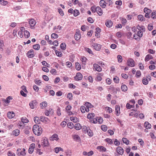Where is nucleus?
<instances>
[{"mask_svg": "<svg viewBox=\"0 0 156 156\" xmlns=\"http://www.w3.org/2000/svg\"><path fill=\"white\" fill-rule=\"evenodd\" d=\"M33 48L36 50H38L40 48V46L39 44H36L33 45Z\"/></svg>", "mask_w": 156, "mask_h": 156, "instance_id": "obj_43", "label": "nucleus"}, {"mask_svg": "<svg viewBox=\"0 0 156 156\" xmlns=\"http://www.w3.org/2000/svg\"><path fill=\"white\" fill-rule=\"evenodd\" d=\"M4 44L2 41H0V50L2 51L3 50V47Z\"/></svg>", "mask_w": 156, "mask_h": 156, "instance_id": "obj_47", "label": "nucleus"}, {"mask_svg": "<svg viewBox=\"0 0 156 156\" xmlns=\"http://www.w3.org/2000/svg\"><path fill=\"white\" fill-rule=\"evenodd\" d=\"M0 3L3 5H5L7 4L8 2L7 1L4 0H0Z\"/></svg>", "mask_w": 156, "mask_h": 156, "instance_id": "obj_49", "label": "nucleus"}, {"mask_svg": "<svg viewBox=\"0 0 156 156\" xmlns=\"http://www.w3.org/2000/svg\"><path fill=\"white\" fill-rule=\"evenodd\" d=\"M127 65L131 67H134L135 66V64L134 61L133 59L131 58H129L127 62Z\"/></svg>", "mask_w": 156, "mask_h": 156, "instance_id": "obj_6", "label": "nucleus"}, {"mask_svg": "<svg viewBox=\"0 0 156 156\" xmlns=\"http://www.w3.org/2000/svg\"><path fill=\"white\" fill-rule=\"evenodd\" d=\"M53 114V111L51 108H49L48 110H46L45 112L46 115L48 116L49 115H52Z\"/></svg>", "mask_w": 156, "mask_h": 156, "instance_id": "obj_10", "label": "nucleus"}, {"mask_svg": "<svg viewBox=\"0 0 156 156\" xmlns=\"http://www.w3.org/2000/svg\"><path fill=\"white\" fill-rule=\"evenodd\" d=\"M28 20H29L28 22L30 27L31 29L34 28L36 23V20L33 19H28Z\"/></svg>", "mask_w": 156, "mask_h": 156, "instance_id": "obj_4", "label": "nucleus"}, {"mask_svg": "<svg viewBox=\"0 0 156 156\" xmlns=\"http://www.w3.org/2000/svg\"><path fill=\"white\" fill-rule=\"evenodd\" d=\"M34 121L36 123H39L40 122L39 118L37 117H34Z\"/></svg>", "mask_w": 156, "mask_h": 156, "instance_id": "obj_42", "label": "nucleus"}, {"mask_svg": "<svg viewBox=\"0 0 156 156\" xmlns=\"http://www.w3.org/2000/svg\"><path fill=\"white\" fill-rule=\"evenodd\" d=\"M74 127L75 129L77 130H79L81 128V125L79 123L76 124L74 126Z\"/></svg>", "mask_w": 156, "mask_h": 156, "instance_id": "obj_27", "label": "nucleus"}, {"mask_svg": "<svg viewBox=\"0 0 156 156\" xmlns=\"http://www.w3.org/2000/svg\"><path fill=\"white\" fill-rule=\"evenodd\" d=\"M37 104V102L36 101L34 100L30 102L29 105L31 109H34L35 106Z\"/></svg>", "mask_w": 156, "mask_h": 156, "instance_id": "obj_8", "label": "nucleus"}, {"mask_svg": "<svg viewBox=\"0 0 156 156\" xmlns=\"http://www.w3.org/2000/svg\"><path fill=\"white\" fill-rule=\"evenodd\" d=\"M99 16H101L103 14V11L101 8L99 6L96 7V11Z\"/></svg>", "mask_w": 156, "mask_h": 156, "instance_id": "obj_17", "label": "nucleus"}, {"mask_svg": "<svg viewBox=\"0 0 156 156\" xmlns=\"http://www.w3.org/2000/svg\"><path fill=\"white\" fill-rule=\"evenodd\" d=\"M84 105L85 107H86V111L87 112H88L89 111L90 108H91L93 107V106L90 103L88 102H86Z\"/></svg>", "mask_w": 156, "mask_h": 156, "instance_id": "obj_7", "label": "nucleus"}, {"mask_svg": "<svg viewBox=\"0 0 156 156\" xmlns=\"http://www.w3.org/2000/svg\"><path fill=\"white\" fill-rule=\"evenodd\" d=\"M42 129L41 127L37 125H34L33 126V131L34 133L36 135H41L42 133Z\"/></svg>", "mask_w": 156, "mask_h": 156, "instance_id": "obj_1", "label": "nucleus"}, {"mask_svg": "<svg viewBox=\"0 0 156 156\" xmlns=\"http://www.w3.org/2000/svg\"><path fill=\"white\" fill-rule=\"evenodd\" d=\"M58 37V35L56 34L53 33L51 34V38H57Z\"/></svg>", "mask_w": 156, "mask_h": 156, "instance_id": "obj_55", "label": "nucleus"}, {"mask_svg": "<svg viewBox=\"0 0 156 156\" xmlns=\"http://www.w3.org/2000/svg\"><path fill=\"white\" fill-rule=\"evenodd\" d=\"M97 148V149L99 150L100 151L105 152L106 151V148L103 146H98Z\"/></svg>", "mask_w": 156, "mask_h": 156, "instance_id": "obj_25", "label": "nucleus"}, {"mask_svg": "<svg viewBox=\"0 0 156 156\" xmlns=\"http://www.w3.org/2000/svg\"><path fill=\"white\" fill-rule=\"evenodd\" d=\"M144 12L145 13H150L151 12V10L146 7L144 9Z\"/></svg>", "mask_w": 156, "mask_h": 156, "instance_id": "obj_57", "label": "nucleus"}, {"mask_svg": "<svg viewBox=\"0 0 156 156\" xmlns=\"http://www.w3.org/2000/svg\"><path fill=\"white\" fill-rule=\"evenodd\" d=\"M58 12L60 15L62 16H63L64 15V13L63 12L62 9L60 8L58 9Z\"/></svg>", "mask_w": 156, "mask_h": 156, "instance_id": "obj_64", "label": "nucleus"}, {"mask_svg": "<svg viewBox=\"0 0 156 156\" xmlns=\"http://www.w3.org/2000/svg\"><path fill=\"white\" fill-rule=\"evenodd\" d=\"M105 141L110 144H112L113 142L112 140L109 138L106 139L105 140Z\"/></svg>", "mask_w": 156, "mask_h": 156, "instance_id": "obj_36", "label": "nucleus"}, {"mask_svg": "<svg viewBox=\"0 0 156 156\" xmlns=\"http://www.w3.org/2000/svg\"><path fill=\"white\" fill-rule=\"evenodd\" d=\"M138 113L136 112L133 113V112H131L129 114V116H131L136 118L138 116Z\"/></svg>", "mask_w": 156, "mask_h": 156, "instance_id": "obj_34", "label": "nucleus"}, {"mask_svg": "<svg viewBox=\"0 0 156 156\" xmlns=\"http://www.w3.org/2000/svg\"><path fill=\"white\" fill-rule=\"evenodd\" d=\"M144 126L147 129H150L151 127V124L148 122H145L144 123Z\"/></svg>", "mask_w": 156, "mask_h": 156, "instance_id": "obj_24", "label": "nucleus"}, {"mask_svg": "<svg viewBox=\"0 0 156 156\" xmlns=\"http://www.w3.org/2000/svg\"><path fill=\"white\" fill-rule=\"evenodd\" d=\"M35 83L37 85H40L41 83V81L39 79H36L34 80Z\"/></svg>", "mask_w": 156, "mask_h": 156, "instance_id": "obj_61", "label": "nucleus"}, {"mask_svg": "<svg viewBox=\"0 0 156 156\" xmlns=\"http://www.w3.org/2000/svg\"><path fill=\"white\" fill-rule=\"evenodd\" d=\"M7 115V116L9 119H12L13 118L15 115V113L13 112H9L8 113Z\"/></svg>", "mask_w": 156, "mask_h": 156, "instance_id": "obj_19", "label": "nucleus"}, {"mask_svg": "<svg viewBox=\"0 0 156 156\" xmlns=\"http://www.w3.org/2000/svg\"><path fill=\"white\" fill-rule=\"evenodd\" d=\"M51 140L54 141L55 140L56 141L59 139L58 135L56 133L54 134L50 138Z\"/></svg>", "mask_w": 156, "mask_h": 156, "instance_id": "obj_11", "label": "nucleus"}, {"mask_svg": "<svg viewBox=\"0 0 156 156\" xmlns=\"http://www.w3.org/2000/svg\"><path fill=\"white\" fill-rule=\"evenodd\" d=\"M121 89L122 90L123 92H126L128 90L127 86L125 85H122L121 86Z\"/></svg>", "mask_w": 156, "mask_h": 156, "instance_id": "obj_29", "label": "nucleus"}, {"mask_svg": "<svg viewBox=\"0 0 156 156\" xmlns=\"http://www.w3.org/2000/svg\"><path fill=\"white\" fill-rule=\"evenodd\" d=\"M66 45L65 43H62L60 45V47L62 49H66Z\"/></svg>", "mask_w": 156, "mask_h": 156, "instance_id": "obj_50", "label": "nucleus"}, {"mask_svg": "<svg viewBox=\"0 0 156 156\" xmlns=\"http://www.w3.org/2000/svg\"><path fill=\"white\" fill-rule=\"evenodd\" d=\"M55 53L56 55L59 57H61L62 56V53L56 50L55 51Z\"/></svg>", "mask_w": 156, "mask_h": 156, "instance_id": "obj_41", "label": "nucleus"}, {"mask_svg": "<svg viewBox=\"0 0 156 156\" xmlns=\"http://www.w3.org/2000/svg\"><path fill=\"white\" fill-rule=\"evenodd\" d=\"M73 15L75 16H78L79 14V11L77 9H75L73 11Z\"/></svg>", "mask_w": 156, "mask_h": 156, "instance_id": "obj_44", "label": "nucleus"}, {"mask_svg": "<svg viewBox=\"0 0 156 156\" xmlns=\"http://www.w3.org/2000/svg\"><path fill=\"white\" fill-rule=\"evenodd\" d=\"M122 23L123 25H125L126 23H127V20L124 18H122L121 19Z\"/></svg>", "mask_w": 156, "mask_h": 156, "instance_id": "obj_60", "label": "nucleus"}, {"mask_svg": "<svg viewBox=\"0 0 156 156\" xmlns=\"http://www.w3.org/2000/svg\"><path fill=\"white\" fill-rule=\"evenodd\" d=\"M107 4V3H106V2L103 0H101L99 2L100 6L103 8H105Z\"/></svg>", "mask_w": 156, "mask_h": 156, "instance_id": "obj_18", "label": "nucleus"}, {"mask_svg": "<svg viewBox=\"0 0 156 156\" xmlns=\"http://www.w3.org/2000/svg\"><path fill=\"white\" fill-rule=\"evenodd\" d=\"M153 57L150 54H148L147 55L145 58V61L146 62L148 61L150 59H152Z\"/></svg>", "mask_w": 156, "mask_h": 156, "instance_id": "obj_28", "label": "nucleus"}, {"mask_svg": "<svg viewBox=\"0 0 156 156\" xmlns=\"http://www.w3.org/2000/svg\"><path fill=\"white\" fill-rule=\"evenodd\" d=\"M142 81L144 85H147L148 83V80L147 79H143Z\"/></svg>", "mask_w": 156, "mask_h": 156, "instance_id": "obj_53", "label": "nucleus"}, {"mask_svg": "<svg viewBox=\"0 0 156 156\" xmlns=\"http://www.w3.org/2000/svg\"><path fill=\"white\" fill-rule=\"evenodd\" d=\"M80 37L81 35L80 31L76 30V33L75 35V39L77 41H78L80 40Z\"/></svg>", "mask_w": 156, "mask_h": 156, "instance_id": "obj_14", "label": "nucleus"}, {"mask_svg": "<svg viewBox=\"0 0 156 156\" xmlns=\"http://www.w3.org/2000/svg\"><path fill=\"white\" fill-rule=\"evenodd\" d=\"M28 139L30 140L32 142H34L35 140V139L34 138V137L33 136H30L28 137Z\"/></svg>", "mask_w": 156, "mask_h": 156, "instance_id": "obj_63", "label": "nucleus"}, {"mask_svg": "<svg viewBox=\"0 0 156 156\" xmlns=\"http://www.w3.org/2000/svg\"><path fill=\"white\" fill-rule=\"evenodd\" d=\"M143 32L140 30L138 31L137 33V35L138 36L140 37H141L143 36Z\"/></svg>", "mask_w": 156, "mask_h": 156, "instance_id": "obj_51", "label": "nucleus"}, {"mask_svg": "<svg viewBox=\"0 0 156 156\" xmlns=\"http://www.w3.org/2000/svg\"><path fill=\"white\" fill-rule=\"evenodd\" d=\"M13 133L15 136H18L20 134V130L17 129H15L13 131Z\"/></svg>", "mask_w": 156, "mask_h": 156, "instance_id": "obj_38", "label": "nucleus"}, {"mask_svg": "<svg viewBox=\"0 0 156 156\" xmlns=\"http://www.w3.org/2000/svg\"><path fill=\"white\" fill-rule=\"evenodd\" d=\"M12 98L11 96L8 97L6 99L4 100V102L5 104V105H7L10 102V100L12 99Z\"/></svg>", "mask_w": 156, "mask_h": 156, "instance_id": "obj_22", "label": "nucleus"}, {"mask_svg": "<svg viewBox=\"0 0 156 156\" xmlns=\"http://www.w3.org/2000/svg\"><path fill=\"white\" fill-rule=\"evenodd\" d=\"M122 140L123 142L126 145H128L129 144V141L126 138H123Z\"/></svg>", "mask_w": 156, "mask_h": 156, "instance_id": "obj_35", "label": "nucleus"}, {"mask_svg": "<svg viewBox=\"0 0 156 156\" xmlns=\"http://www.w3.org/2000/svg\"><path fill=\"white\" fill-rule=\"evenodd\" d=\"M67 126L70 129H72L74 127V125L73 123L71 122H69L67 123Z\"/></svg>", "mask_w": 156, "mask_h": 156, "instance_id": "obj_39", "label": "nucleus"}, {"mask_svg": "<svg viewBox=\"0 0 156 156\" xmlns=\"http://www.w3.org/2000/svg\"><path fill=\"white\" fill-rule=\"evenodd\" d=\"M47 106V103L46 101L42 102L40 103V107L41 109H44Z\"/></svg>", "mask_w": 156, "mask_h": 156, "instance_id": "obj_20", "label": "nucleus"}, {"mask_svg": "<svg viewBox=\"0 0 156 156\" xmlns=\"http://www.w3.org/2000/svg\"><path fill=\"white\" fill-rule=\"evenodd\" d=\"M83 154L84 155H88L90 156L93 155L94 154V152L92 151H90L88 152H87L86 151H83Z\"/></svg>", "mask_w": 156, "mask_h": 156, "instance_id": "obj_23", "label": "nucleus"}, {"mask_svg": "<svg viewBox=\"0 0 156 156\" xmlns=\"http://www.w3.org/2000/svg\"><path fill=\"white\" fill-rule=\"evenodd\" d=\"M86 107H85L84 105V106H82L81 107L80 109L81 112L82 113H84L86 111Z\"/></svg>", "mask_w": 156, "mask_h": 156, "instance_id": "obj_45", "label": "nucleus"}, {"mask_svg": "<svg viewBox=\"0 0 156 156\" xmlns=\"http://www.w3.org/2000/svg\"><path fill=\"white\" fill-rule=\"evenodd\" d=\"M94 116V113H89L87 115V118L89 119H92Z\"/></svg>", "mask_w": 156, "mask_h": 156, "instance_id": "obj_37", "label": "nucleus"}, {"mask_svg": "<svg viewBox=\"0 0 156 156\" xmlns=\"http://www.w3.org/2000/svg\"><path fill=\"white\" fill-rule=\"evenodd\" d=\"M101 129L104 131H106L107 129V126L104 125H101Z\"/></svg>", "mask_w": 156, "mask_h": 156, "instance_id": "obj_48", "label": "nucleus"}, {"mask_svg": "<svg viewBox=\"0 0 156 156\" xmlns=\"http://www.w3.org/2000/svg\"><path fill=\"white\" fill-rule=\"evenodd\" d=\"M24 35L26 38H28L30 36V33L27 30H25L24 31Z\"/></svg>", "mask_w": 156, "mask_h": 156, "instance_id": "obj_33", "label": "nucleus"}, {"mask_svg": "<svg viewBox=\"0 0 156 156\" xmlns=\"http://www.w3.org/2000/svg\"><path fill=\"white\" fill-rule=\"evenodd\" d=\"M25 151L26 150L25 148H23V150L21 151V149L19 148L17 150V154L19 156H25L26 154Z\"/></svg>", "mask_w": 156, "mask_h": 156, "instance_id": "obj_3", "label": "nucleus"}, {"mask_svg": "<svg viewBox=\"0 0 156 156\" xmlns=\"http://www.w3.org/2000/svg\"><path fill=\"white\" fill-rule=\"evenodd\" d=\"M93 67L98 72H100L102 70L101 67L98 64L94 63L93 64Z\"/></svg>", "mask_w": 156, "mask_h": 156, "instance_id": "obj_16", "label": "nucleus"}, {"mask_svg": "<svg viewBox=\"0 0 156 156\" xmlns=\"http://www.w3.org/2000/svg\"><path fill=\"white\" fill-rule=\"evenodd\" d=\"M90 10L92 12L94 13L96 11V7L95 6H92L91 7Z\"/></svg>", "mask_w": 156, "mask_h": 156, "instance_id": "obj_54", "label": "nucleus"}, {"mask_svg": "<svg viewBox=\"0 0 156 156\" xmlns=\"http://www.w3.org/2000/svg\"><path fill=\"white\" fill-rule=\"evenodd\" d=\"M70 120L75 123L78 121V119L76 116H71L70 118Z\"/></svg>", "mask_w": 156, "mask_h": 156, "instance_id": "obj_26", "label": "nucleus"}, {"mask_svg": "<svg viewBox=\"0 0 156 156\" xmlns=\"http://www.w3.org/2000/svg\"><path fill=\"white\" fill-rule=\"evenodd\" d=\"M116 151L119 154L122 155L123 154L124 151L123 149L121 147L119 146L116 148Z\"/></svg>", "mask_w": 156, "mask_h": 156, "instance_id": "obj_15", "label": "nucleus"}, {"mask_svg": "<svg viewBox=\"0 0 156 156\" xmlns=\"http://www.w3.org/2000/svg\"><path fill=\"white\" fill-rule=\"evenodd\" d=\"M21 121L23 123H27L29 122L28 119L25 117H22L21 119ZM23 124H24L23 123Z\"/></svg>", "mask_w": 156, "mask_h": 156, "instance_id": "obj_31", "label": "nucleus"}, {"mask_svg": "<svg viewBox=\"0 0 156 156\" xmlns=\"http://www.w3.org/2000/svg\"><path fill=\"white\" fill-rule=\"evenodd\" d=\"M137 18L138 20L141 21H143L144 19L143 16L142 15H138Z\"/></svg>", "mask_w": 156, "mask_h": 156, "instance_id": "obj_40", "label": "nucleus"}, {"mask_svg": "<svg viewBox=\"0 0 156 156\" xmlns=\"http://www.w3.org/2000/svg\"><path fill=\"white\" fill-rule=\"evenodd\" d=\"M114 144L116 146H119L120 145V142L117 139H115V140L114 141Z\"/></svg>", "mask_w": 156, "mask_h": 156, "instance_id": "obj_62", "label": "nucleus"}, {"mask_svg": "<svg viewBox=\"0 0 156 156\" xmlns=\"http://www.w3.org/2000/svg\"><path fill=\"white\" fill-rule=\"evenodd\" d=\"M75 67L77 70H80L81 69V65L78 62L75 63Z\"/></svg>", "mask_w": 156, "mask_h": 156, "instance_id": "obj_32", "label": "nucleus"}, {"mask_svg": "<svg viewBox=\"0 0 156 156\" xmlns=\"http://www.w3.org/2000/svg\"><path fill=\"white\" fill-rule=\"evenodd\" d=\"M106 112H108L109 113H111L112 112V109L109 107H107L106 108Z\"/></svg>", "mask_w": 156, "mask_h": 156, "instance_id": "obj_59", "label": "nucleus"}, {"mask_svg": "<svg viewBox=\"0 0 156 156\" xmlns=\"http://www.w3.org/2000/svg\"><path fill=\"white\" fill-rule=\"evenodd\" d=\"M92 46L94 49L98 51L100 50L101 47V44L95 43H93Z\"/></svg>", "mask_w": 156, "mask_h": 156, "instance_id": "obj_5", "label": "nucleus"}, {"mask_svg": "<svg viewBox=\"0 0 156 156\" xmlns=\"http://www.w3.org/2000/svg\"><path fill=\"white\" fill-rule=\"evenodd\" d=\"M83 76L80 73H78L76 74V76L74 78H82Z\"/></svg>", "mask_w": 156, "mask_h": 156, "instance_id": "obj_46", "label": "nucleus"}, {"mask_svg": "<svg viewBox=\"0 0 156 156\" xmlns=\"http://www.w3.org/2000/svg\"><path fill=\"white\" fill-rule=\"evenodd\" d=\"M118 61L119 62H121L122 60V57L121 55H119L117 56Z\"/></svg>", "mask_w": 156, "mask_h": 156, "instance_id": "obj_56", "label": "nucleus"}, {"mask_svg": "<svg viewBox=\"0 0 156 156\" xmlns=\"http://www.w3.org/2000/svg\"><path fill=\"white\" fill-rule=\"evenodd\" d=\"M72 108V106L70 105H68L66 107L65 109L66 112L70 115L72 114V112L70 111V110Z\"/></svg>", "mask_w": 156, "mask_h": 156, "instance_id": "obj_13", "label": "nucleus"}, {"mask_svg": "<svg viewBox=\"0 0 156 156\" xmlns=\"http://www.w3.org/2000/svg\"><path fill=\"white\" fill-rule=\"evenodd\" d=\"M67 98L69 100H71L73 99V96L71 93H69L67 95Z\"/></svg>", "mask_w": 156, "mask_h": 156, "instance_id": "obj_58", "label": "nucleus"}, {"mask_svg": "<svg viewBox=\"0 0 156 156\" xmlns=\"http://www.w3.org/2000/svg\"><path fill=\"white\" fill-rule=\"evenodd\" d=\"M113 24V23L111 20H109L106 22L105 25L108 27H112Z\"/></svg>", "mask_w": 156, "mask_h": 156, "instance_id": "obj_21", "label": "nucleus"}, {"mask_svg": "<svg viewBox=\"0 0 156 156\" xmlns=\"http://www.w3.org/2000/svg\"><path fill=\"white\" fill-rule=\"evenodd\" d=\"M73 138L75 140H79L80 139V136L77 135H74L73 136Z\"/></svg>", "mask_w": 156, "mask_h": 156, "instance_id": "obj_52", "label": "nucleus"}, {"mask_svg": "<svg viewBox=\"0 0 156 156\" xmlns=\"http://www.w3.org/2000/svg\"><path fill=\"white\" fill-rule=\"evenodd\" d=\"M120 108L119 105H116L115 106V110L116 112V115L117 116H119L120 114Z\"/></svg>", "mask_w": 156, "mask_h": 156, "instance_id": "obj_12", "label": "nucleus"}, {"mask_svg": "<svg viewBox=\"0 0 156 156\" xmlns=\"http://www.w3.org/2000/svg\"><path fill=\"white\" fill-rule=\"evenodd\" d=\"M87 132L88 134L90 136H92L93 135L92 131L90 129L87 130L86 131L85 130V133Z\"/></svg>", "mask_w": 156, "mask_h": 156, "instance_id": "obj_30", "label": "nucleus"}, {"mask_svg": "<svg viewBox=\"0 0 156 156\" xmlns=\"http://www.w3.org/2000/svg\"><path fill=\"white\" fill-rule=\"evenodd\" d=\"M41 145L43 147H47L49 145L48 139L45 137H43L41 140Z\"/></svg>", "mask_w": 156, "mask_h": 156, "instance_id": "obj_2", "label": "nucleus"}, {"mask_svg": "<svg viewBox=\"0 0 156 156\" xmlns=\"http://www.w3.org/2000/svg\"><path fill=\"white\" fill-rule=\"evenodd\" d=\"M27 56L29 58L34 57V54L33 50L31 49L28 51L27 54Z\"/></svg>", "mask_w": 156, "mask_h": 156, "instance_id": "obj_9", "label": "nucleus"}]
</instances>
